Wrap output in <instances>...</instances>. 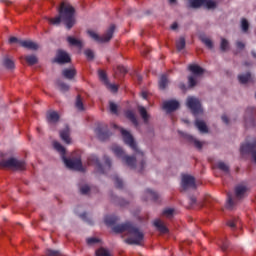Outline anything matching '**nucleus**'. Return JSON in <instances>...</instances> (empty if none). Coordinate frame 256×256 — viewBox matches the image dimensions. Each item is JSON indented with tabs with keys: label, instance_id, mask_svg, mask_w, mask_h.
Segmentation results:
<instances>
[{
	"label": "nucleus",
	"instance_id": "f257e3e1",
	"mask_svg": "<svg viewBox=\"0 0 256 256\" xmlns=\"http://www.w3.org/2000/svg\"><path fill=\"white\" fill-rule=\"evenodd\" d=\"M112 230L114 233H126L128 238L125 240V243L128 245H141V242L145 239L143 231L131 222L117 224L112 227Z\"/></svg>",
	"mask_w": 256,
	"mask_h": 256
},
{
	"label": "nucleus",
	"instance_id": "f03ea898",
	"mask_svg": "<svg viewBox=\"0 0 256 256\" xmlns=\"http://www.w3.org/2000/svg\"><path fill=\"white\" fill-rule=\"evenodd\" d=\"M59 15L55 18H47L51 25H60L61 21L67 29H73L75 26V8L67 2H62L59 9Z\"/></svg>",
	"mask_w": 256,
	"mask_h": 256
},
{
	"label": "nucleus",
	"instance_id": "7ed1b4c3",
	"mask_svg": "<svg viewBox=\"0 0 256 256\" xmlns=\"http://www.w3.org/2000/svg\"><path fill=\"white\" fill-rule=\"evenodd\" d=\"M247 193H249V188L245 184H237L234 187V195L231 193L227 194V203L226 207L227 209H233L239 201H243L245 197H247Z\"/></svg>",
	"mask_w": 256,
	"mask_h": 256
},
{
	"label": "nucleus",
	"instance_id": "20e7f679",
	"mask_svg": "<svg viewBox=\"0 0 256 256\" xmlns=\"http://www.w3.org/2000/svg\"><path fill=\"white\" fill-rule=\"evenodd\" d=\"M113 33H115V24L110 25L107 29L106 33L103 36H99V34L94 31L89 30L88 35L91 39H94L96 43H109L111 39H113Z\"/></svg>",
	"mask_w": 256,
	"mask_h": 256
},
{
	"label": "nucleus",
	"instance_id": "39448f33",
	"mask_svg": "<svg viewBox=\"0 0 256 256\" xmlns=\"http://www.w3.org/2000/svg\"><path fill=\"white\" fill-rule=\"evenodd\" d=\"M120 133L125 145H128V147L135 151V153L138 155H143V152L137 147V142H135V138H133V135H131L130 131L120 128Z\"/></svg>",
	"mask_w": 256,
	"mask_h": 256
},
{
	"label": "nucleus",
	"instance_id": "423d86ee",
	"mask_svg": "<svg viewBox=\"0 0 256 256\" xmlns=\"http://www.w3.org/2000/svg\"><path fill=\"white\" fill-rule=\"evenodd\" d=\"M26 167L25 161H0V169L8 171H25Z\"/></svg>",
	"mask_w": 256,
	"mask_h": 256
},
{
	"label": "nucleus",
	"instance_id": "0eeeda50",
	"mask_svg": "<svg viewBox=\"0 0 256 256\" xmlns=\"http://www.w3.org/2000/svg\"><path fill=\"white\" fill-rule=\"evenodd\" d=\"M181 193L189 191V189H197V184L195 183V177L189 174H183L181 178Z\"/></svg>",
	"mask_w": 256,
	"mask_h": 256
},
{
	"label": "nucleus",
	"instance_id": "6e6552de",
	"mask_svg": "<svg viewBox=\"0 0 256 256\" xmlns=\"http://www.w3.org/2000/svg\"><path fill=\"white\" fill-rule=\"evenodd\" d=\"M186 105L188 109H190L191 113L194 115H199L200 113H203V108H201V102L199 99L189 96L186 101Z\"/></svg>",
	"mask_w": 256,
	"mask_h": 256
},
{
	"label": "nucleus",
	"instance_id": "1a4fd4ad",
	"mask_svg": "<svg viewBox=\"0 0 256 256\" xmlns=\"http://www.w3.org/2000/svg\"><path fill=\"white\" fill-rule=\"evenodd\" d=\"M123 165L130 171H136V173H143L147 167V163L143 161H124Z\"/></svg>",
	"mask_w": 256,
	"mask_h": 256
},
{
	"label": "nucleus",
	"instance_id": "9d476101",
	"mask_svg": "<svg viewBox=\"0 0 256 256\" xmlns=\"http://www.w3.org/2000/svg\"><path fill=\"white\" fill-rule=\"evenodd\" d=\"M240 154L251 155L252 159L256 161V142L241 144Z\"/></svg>",
	"mask_w": 256,
	"mask_h": 256
},
{
	"label": "nucleus",
	"instance_id": "9b49d317",
	"mask_svg": "<svg viewBox=\"0 0 256 256\" xmlns=\"http://www.w3.org/2000/svg\"><path fill=\"white\" fill-rule=\"evenodd\" d=\"M64 166L69 171H78L79 173H85L87 166L82 161H64Z\"/></svg>",
	"mask_w": 256,
	"mask_h": 256
},
{
	"label": "nucleus",
	"instance_id": "f8f14e48",
	"mask_svg": "<svg viewBox=\"0 0 256 256\" xmlns=\"http://www.w3.org/2000/svg\"><path fill=\"white\" fill-rule=\"evenodd\" d=\"M94 167L96 173L100 175H105L108 171H111V162L110 161H96L94 162Z\"/></svg>",
	"mask_w": 256,
	"mask_h": 256
},
{
	"label": "nucleus",
	"instance_id": "ddd939ff",
	"mask_svg": "<svg viewBox=\"0 0 256 256\" xmlns=\"http://www.w3.org/2000/svg\"><path fill=\"white\" fill-rule=\"evenodd\" d=\"M95 133H96L98 139H100V141H105V140L109 139V137H111V132L109 131V128L107 127V125L98 126L95 129Z\"/></svg>",
	"mask_w": 256,
	"mask_h": 256
},
{
	"label": "nucleus",
	"instance_id": "4468645a",
	"mask_svg": "<svg viewBox=\"0 0 256 256\" xmlns=\"http://www.w3.org/2000/svg\"><path fill=\"white\" fill-rule=\"evenodd\" d=\"M112 152L118 159H125V161H135V157L127 156L121 146L114 145L111 147Z\"/></svg>",
	"mask_w": 256,
	"mask_h": 256
},
{
	"label": "nucleus",
	"instance_id": "2eb2a0df",
	"mask_svg": "<svg viewBox=\"0 0 256 256\" xmlns=\"http://www.w3.org/2000/svg\"><path fill=\"white\" fill-rule=\"evenodd\" d=\"M255 117H256V109L253 107L247 108L245 118H244L246 125H250L251 127H254Z\"/></svg>",
	"mask_w": 256,
	"mask_h": 256
},
{
	"label": "nucleus",
	"instance_id": "dca6fc26",
	"mask_svg": "<svg viewBox=\"0 0 256 256\" xmlns=\"http://www.w3.org/2000/svg\"><path fill=\"white\" fill-rule=\"evenodd\" d=\"M56 63L59 65H65V63H71V56L63 50H59L56 57Z\"/></svg>",
	"mask_w": 256,
	"mask_h": 256
},
{
	"label": "nucleus",
	"instance_id": "f3484780",
	"mask_svg": "<svg viewBox=\"0 0 256 256\" xmlns=\"http://www.w3.org/2000/svg\"><path fill=\"white\" fill-rule=\"evenodd\" d=\"M179 107V101L177 100H169L163 103V109L167 111V113H173V111H177Z\"/></svg>",
	"mask_w": 256,
	"mask_h": 256
},
{
	"label": "nucleus",
	"instance_id": "a211bd4d",
	"mask_svg": "<svg viewBox=\"0 0 256 256\" xmlns=\"http://www.w3.org/2000/svg\"><path fill=\"white\" fill-rule=\"evenodd\" d=\"M83 159V151L76 150L72 152L69 157L63 156L62 161H81Z\"/></svg>",
	"mask_w": 256,
	"mask_h": 256
},
{
	"label": "nucleus",
	"instance_id": "6ab92c4d",
	"mask_svg": "<svg viewBox=\"0 0 256 256\" xmlns=\"http://www.w3.org/2000/svg\"><path fill=\"white\" fill-rule=\"evenodd\" d=\"M66 41L69 43V45L71 47H77L78 49H83V41H81L75 37L68 36L66 38Z\"/></svg>",
	"mask_w": 256,
	"mask_h": 256
},
{
	"label": "nucleus",
	"instance_id": "aec40b11",
	"mask_svg": "<svg viewBox=\"0 0 256 256\" xmlns=\"http://www.w3.org/2000/svg\"><path fill=\"white\" fill-rule=\"evenodd\" d=\"M21 47H24L25 49H30L31 51H37L39 49V45L33 41L28 40H22L20 41Z\"/></svg>",
	"mask_w": 256,
	"mask_h": 256
},
{
	"label": "nucleus",
	"instance_id": "412c9836",
	"mask_svg": "<svg viewBox=\"0 0 256 256\" xmlns=\"http://www.w3.org/2000/svg\"><path fill=\"white\" fill-rule=\"evenodd\" d=\"M142 199L143 201H148V199H153V201H157V199H159V194L151 189H146Z\"/></svg>",
	"mask_w": 256,
	"mask_h": 256
},
{
	"label": "nucleus",
	"instance_id": "4be33fe9",
	"mask_svg": "<svg viewBox=\"0 0 256 256\" xmlns=\"http://www.w3.org/2000/svg\"><path fill=\"white\" fill-rule=\"evenodd\" d=\"M189 71H191V73H193L194 77H199L201 75H203V73H205V70H203V68H201V66L197 65V64H191L188 67Z\"/></svg>",
	"mask_w": 256,
	"mask_h": 256
},
{
	"label": "nucleus",
	"instance_id": "5701e85b",
	"mask_svg": "<svg viewBox=\"0 0 256 256\" xmlns=\"http://www.w3.org/2000/svg\"><path fill=\"white\" fill-rule=\"evenodd\" d=\"M111 201L115 203L116 205H120V207H125V205H129V201L119 198L117 195L113 194V192L110 193Z\"/></svg>",
	"mask_w": 256,
	"mask_h": 256
},
{
	"label": "nucleus",
	"instance_id": "b1692460",
	"mask_svg": "<svg viewBox=\"0 0 256 256\" xmlns=\"http://www.w3.org/2000/svg\"><path fill=\"white\" fill-rule=\"evenodd\" d=\"M1 159L3 161H21V159L15 155L13 152H6L1 154Z\"/></svg>",
	"mask_w": 256,
	"mask_h": 256
},
{
	"label": "nucleus",
	"instance_id": "393cba45",
	"mask_svg": "<svg viewBox=\"0 0 256 256\" xmlns=\"http://www.w3.org/2000/svg\"><path fill=\"white\" fill-rule=\"evenodd\" d=\"M159 89L161 91H165L167 89V85H169V78H167V74H162L158 81Z\"/></svg>",
	"mask_w": 256,
	"mask_h": 256
},
{
	"label": "nucleus",
	"instance_id": "a878e982",
	"mask_svg": "<svg viewBox=\"0 0 256 256\" xmlns=\"http://www.w3.org/2000/svg\"><path fill=\"white\" fill-rule=\"evenodd\" d=\"M46 119L48 123H57V121H59V114L56 111H48Z\"/></svg>",
	"mask_w": 256,
	"mask_h": 256
},
{
	"label": "nucleus",
	"instance_id": "bb28decb",
	"mask_svg": "<svg viewBox=\"0 0 256 256\" xmlns=\"http://www.w3.org/2000/svg\"><path fill=\"white\" fill-rule=\"evenodd\" d=\"M62 75L65 79H74L75 75H77V70L71 68H65L62 71Z\"/></svg>",
	"mask_w": 256,
	"mask_h": 256
},
{
	"label": "nucleus",
	"instance_id": "cd10ccee",
	"mask_svg": "<svg viewBox=\"0 0 256 256\" xmlns=\"http://www.w3.org/2000/svg\"><path fill=\"white\" fill-rule=\"evenodd\" d=\"M69 135V127H66L64 130L60 131V138L62 139V141H64V143H67V145L71 143V137Z\"/></svg>",
	"mask_w": 256,
	"mask_h": 256
},
{
	"label": "nucleus",
	"instance_id": "c85d7f7f",
	"mask_svg": "<svg viewBox=\"0 0 256 256\" xmlns=\"http://www.w3.org/2000/svg\"><path fill=\"white\" fill-rule=\"evenodd\" d=\"M126 115V119H129V121H131V123H133V125H135V127H137L139 125V121L137 120V116H135V112L132 110H128L125 112Z\"/></svg>",
	"mask_w": 256,
	"mask_h": 256
},
{
	"label": "nucleus",
	"instance_id": "c756f323",
	"mask_svg": "<svg viewBox=\"0 0 256 256\" xmlns=\"http://www.w3.org/2000/svg\"><path fill=\"white\" fill-rule=\"evenodd\" d=\"M195 125H196L198 131H200V133H209V129L207 128V124H205L204 121L196 120Z\"/></svg>",
	"mask_w": 256,
	"mask_h": 256
},
{
	"label": "nucleus",
	"instance_id": "7c9ffc66",
	"mask_svg": "<svg viewBox=\"0 0 256 256\" xmlns=\"http://www.w3.org/2000/svg\"><path fill=\"white\" fill-rule=\"evenodd\" d=\"M154 226L158 229V231H160V233H169L167 226L164 225L159 219L154 221Z\"/></svg>",
	"mask_w": 256,
	"mask_h": 256
},
{
	"label": "nucleus",
	"instance_id": "2f4dec72",
	"mask_svg": "<svg viewBox=\"0 0 256 256\" xmlns=\"http://www.w3.org/2000/svg\"><path fill=\"white\" fill-rule=\"evenodd\" d=\"M138 112L144 123H149V114L147 113V109H145L144 106H138Z\"/></svg>",
	"mask_w": 256,
	"mask_h": 256
},
{
	"label": "nucleus",
	"instance_id": "473e14b6",
	"mask_svg": "<svg viewBox=\"0 0 256 256\" xmlns=\"http://www.w3.org/2000/svg\"><path fill=\"white\" fill-rule=\"evenodd\" d=\"M238 81L242 85H245V84L249 83V81H251V73L248 72L246 74L238 75Z\"/></svg>",
	"mask_w": 256,
	"mask_h": 256
},
{
	"label": "nucleus",
	"instance_id": "72a5a7b5",
	"mask_svg": "<svg viewBox=\"0 0 256 256\" xmlns=\"http://www.w3.org/2000/svg\"><path fill=\"white\" fill-rule=\"evenodd\" d=\"M188 141H190V143H193L196 149H199V150L203 149V145H205V142H201L193 136H188Z\"/></svg>",
	"mask_w": 256,
	"mask_h": 256
},
{
	"label": "nucleus",
	"instance_id": "f704fd0d",
	"mask_svg": "<svg viewBox=\"0 0 256 256\" xmlns=\"http://www.w3.org/2000/svg\"><path fill=\"white\" fill-rule=\"evenodd\" d=\"M189 7L191 9H199V7H203L205 5V0H190Z\"/></svg>",
	"mask_w": 256,
	"mask_h": 256
},
{
	"label": "nucleus",
	"instance_id": "c9c22d12",
	"mask_svg": "<svg viewBox=\"0 0 256 256\" xmlns=\"http://www.w3.org/2000/svg\"><path fill=\"white\" fill-rule=\"evenodd\" d=\"M56 85L59 88L62 93H67L69 91L70 87L67 83L63 82L62 80H57Z\"/></svg>",
	"mask_w": 256,
	"mask_h": 256
},
{
	"label": "nucleus",
	"instance_id": "e433bc0d",
	"mask_svg": "<svg viewBox=\"0 0 256 256\" xmlns=\"http://www.w3.org/2000/svg\"><path fill=\"white\" fill-rule=\"evenodd\" d=\"M79 189L81 195H89V193H91V186H89V184L80 183Z\"/></svg>",
	"mask_w": 256,
	"mask_h": 256
},
{
	"label": "nucleus",
	"instance_id": "4c0bfd02",
	"mask_svg": "<svg viewBox=\"0 0 256 256\" xmlns=\"http://www.w3.org/2000/svg\"><path fill=\"white\" fill-rule=\"evenodd\" d=\"M112 180L114 181V185L117 189H123V179L119 178L117 174L112 176Z\"/></svg>",
	"mask_w": 256,
	"mask_h": 256
},
{
	"label": "nucleus",
	"instance_id": "58836bf2",
	"mask_svg": "<svg viewBox=\"0 0 256 256\" xmlns=\"http://www.w3.org/2000/svg\"><path fill=\"white\" fill-rule=\"evenodd\" d=\"M25 61L28 65H37V63H39V59L35 55L25 56Z\"/></svg>",
	"mask_w": 256,
	"mask_h": 256
},
{
	"label": "nucleus",
	"instance_id": "ea45409f",
	"mask_svg": "<svg viewBox=\"0 0 256 256\" xmlns=\"http://www.w3.org/2000/svg\"><path fill=\"white\" fill-rule=\"evenodd\" d=\"M53 147L56 151H58V153H61L63 159V157H65V147H63V145L57 141L53 142Z\"/></svg>",
	"mask_w": 256,
	"mask_h": 256
},
{
	"label": "nucleus",
	"instance_id": "a19ab883",
	"mask_svg": "<svg viewBox=\"0 0 256 256\" xmlns=\"http://www.w3.org/2000/svg\"><path fill=\"white\" fill-rule=\"evenodd\" d=\"M185 37H180L177 41H176V49L178 51H183V49H185Z\"/></svg>",
	"mask_w": 256,
	"mask_h": 256
},
{
	"label": "nucleus",
	"instance_id": "79ce46f5",
	"mask_svg": "<svg viewBox=\"0 0 256 256\" xmlns=\"http://www.w3.org/2000/svg\"><path fill=\"white\" fill-rule=\"evenodd\" d=\"M3 65L6 69H15V62L10 58H4Z\"/></svg>",
	"mask_w": 256,
	"mask_h": 256
},
{
	"label": "nucleus",
	"instance_id": "37998d69",
	"mask_svg": "<svg viewBox=\"0 0 256 256\" xmlns=\"http://www.w3.org/2000/svg\"><path fill=\"white\" fill-rule=\"evenodd\" d=\"M119 221V218L117 216H106L105 217V223L106 225H115Z\"/></svg>",
	"mask_w": 256,
	"mask_h": 256
},
{
	"label": "nucleus",
	"instance_id": "c03bdc74",
	"mask_svg": "<svg viewBox=\"0 0 256 256\" xmlns=\"http://www.w3.org/2000/svg\"><path fill=\"white\" fill-rule=\"evenodd\" d=\"M100 81H103L104 85H109V79H107V74L103 70L98 71Z\"/></svg>",
	"mask_w": 256,
	"mask_h": 256
},
{
	"label": "nucleus",
	"instance_id": "a18cd8bd",
	"mask_svg": "<svg viewBox=\"0 0 256 256\" xmlns=\"http://www.w3.org/2000/svg\"><path fill=\"white\" fill-rule=\"evenodd\" d=\"M200 39L202 41V43H204V45L208 48V49H212L213 48V41H211V39L205 37V36H200Z\"/></svg>",
	"mask_w": 256,
	"mask_h": 256
},
{
	"label": "nucleus",
	"instance_id": "49530a36",
	"mask_svg": "<svg viewBox=\"0 0 256 256\" xmlns=\"http://www.w3.org/2000/svg\"><path fill=\"white\" fill-rule=\"evenodd\" d=\"M218 169L223 171L224 173H229V164L225 162H218L217 164Z\"/></svg>",
	"mask_w": 256,
	"mask_h": 256
},
{
	"label": "nucleus",
	"instance_id": "de8ad7c7",
	"mask_svg": "<svg viewBox=\"0 0 256 256\" xmlns=\"http://www.w3.org/2000/svg\"><path fill=\"white\" fill-rule=\"evenodd\" d=\"M164 217H167L168 219H171L173 215H175V209L173 208H166L163 210Z\"/></svg>",
	"mask_w": 256,
	"mask_h": 256
},
{
	"label": "nucleus",
	"instance_id": "09e8293b",
	"mask_svg": "<svg viewBox=\"0 0 256 256\" xmlns=\"http://www.w3.org/2000/svg\"><path fill=\"white\" fill-rule=\"evenodd\" d=\"M95 255L96 256H111V253L109 252V250H107L105 248H99L98 250H96Z\"/></svg>",
	"mask_w": 256,
	"mask_h": 256
},
{
	"label": "nucleus",
	"instance_id": "8fccbe9b",
	"mask_svg": "<svg viewBox=\"0 0 256 256\" xmlns=\"http://www.w3.org/2000/svg\"><path fill=\"white\" fill-rule=\"evenodd\" d=\"M84 55L88 59V61H93L95 59V53L91 49H86L84 51Z\"/></svg>",
	"mask_w": 256,
	"mask_h": 256
},
{
	"label": "nucleus",
	"instance_id": "3c124183",
	"mask_svg": "<svg viewBox=\"0 0 256 256\" xmlns=\"http://www.w3.org/2000/svg\"><path fill=\"white\" fill-rule=\"evenodd\" d=\"M241 29L243 33H247V31H249V21L245 18H242L241 20Z\"/></svg>",
	"mask_w": 256,
	"mask_h": 256
},
{
	"label": "nucleus",
	"instance_id": "603ef678",
	"mask_svg": "<svg viewBox=\"0 0 256 256\" xmlns=\"http://www.w3.org/2000/svg\"><path fill=\"white\" fill-rule=\"evenodd\" d=\"M204 7H206V9H215V7H217V3L213 0H205Z\"/></svg>",
	"mask_w": 256,
	"mask_h": 256
},
{
	"label": "nucleus",
	"instance_id": "864d4df0",
	"mask_svg": "<svg viewBox=\"0 0 256 256\" xmlns=\"http://www.w3.org/2000/svg\"><path fill=\"white\" fill-rule=\"evenodd\" d=\"M76 108L78 111H84L85 107L83 106V101L81 100V96L78 95L76 98Z\"/></svg>",
	"mask_w": 256,
	"mask_h": 256
},
{
	"label": "nucleus",
	"instance_id": "5fc2aeb1",
	"mask_svg": "<svg viewBox=\"0 0 256 256\" xmlns=\"http://www.w3.org/2000/svg\"><path fill=\"white\" fill-rule=\"evenodd\" d=\"M220 49L221 51H227L229 49V41H227V39H221Z\"/></svg>",
	"mask_w": 256,
	"mask_h": 256
},
{
	"label": "nucleus",
	"instance_id": "6e6d98bb",
	"mask_svg": "<svg viewBox=\"0 0 256 256\" xmlns=\"http://www.w3.org/2000/svg\"><path fill=\"white\" fill-rule=\"evenodd\" d=\"M80 219L85 221L88 225H93V219L87 217V213L80 214Z\"/></svg>",
	"mask_w": 256,
	"mask_h": 256
},
{
	"label": "nucleus",
	"instance_id": "4d7b16f0",
	"mask_svg": "<svg viewBox=\"0 0 256 256\" xmlns=\"http://www.w3.org/2000/svg\"><path fill=\"white\" fill-rule=\"evenodd\" d=\"M109 105H110V112H111L113 115H117V113H118L117 104H115L114 102H110Z\"/></svg>",
	"mask_w": 256,
	"mask_h": 256
},
{
	"label": "nucleus",
	"instance_id": "13d9d810",
	"mask_svg": "<svg viewBox=\"0 0 256 256\" xmlns=\"http://www.w3.org/2000/svg\"><path fill=\"white\" fill-rule=\"evenodd\" d=\"M220 249L222 251H227V249H229V240H222V244L220 245Z\"/></svg>",
	"mask_w": 256,
	"mask_h": 256
},
{
	"label": "nucleus",
	"instance_id": "bf43d9fd",
	"mask_svg": "<svg viewBox=\"0 0 256 256\" xmlns=\"http://www.w3.org/2000/svg\"><path fill=\"white\" fill-rule=\"evenodd\" d=\"M99 239L95 237L87 238L86 243L87 245H95L96 243H99Z\"/></svg>",
	"mask_w": 256,
	"mask_h": 256
},
{
	"label": "nucleus",
	"instance_id": "052dcab7",
	"mask_svg": "<svg viewBox=\"0 0 256 256\" xmlns=\"http://www.w3.org/2000/svg\"><path fill=\"white\" fill-rule=\"evenodd\" d=\"M188 83H189V87H195V85H197V80L195 76H189Z\"/></svg>",
	"mask_w": 256,
	"mask_h": 256
},
{
	"label": "nucleus",
	"instance_id": "680f3d73",
	"mask_svg": "<svg viewBox=\"0 0 256 256\" xmlns=\"http://www.w3.org/2000/svg\"><path fill=\"white\" fill-rule=\"evenodd\" d=\"M237 223V218H234L232 220H228L226 225L230 227L231 229H235Z\"/></svg>",
	"mask_w": 256,
	"mask_h": 256
},
{
	"label": "nucleus",
	"instance_id": "e2e57ef3",
	"mask_svg": "<svg viewBox=\"0 0 256 256\" xmlns=\"http://www.w3.org/2000/svg\"><path fill=\"white\" fill-rule=\"evenodd\" d=\"M105 85L108 87V89L112 91V93H117V91H119V88L115 84H110L108 82V84H105Z\"/></svg>",
	"mask_w": 256,
	"mask_h": 256
},
{
	"label": "nucleus",
	"instance_id": "0e129e2a",
	"mask_svg": "<svg viewBox=\"0 0 256 256\" xmlns=\"http://www.w3.org/2000/svg\"><path fill=\"white\" fill-rule=\"evenodd\" d=\"M117 71H118V73H121L122 75L127 74V68L125 66H121V65L117 66Z\"/></svg>",
	"mask_w": 256,
	"mask_h": 256
},
{
	"label": "nucleus",
	"instance_id": "69168bd1",
	"mask_svg": "<svg viewBox=\"0 0 256 256\" xmlns=\"http://www.w3.org/2000/svg\"><path fill=\"white\" fill-rule=\"evenodd\" d=\"M87 161H99V157H97L95 154H91L88 156Z\"/></svg>",
	"mask_w": 256,
	"mask_h": 256
},
{
	"label": "nucleus",
	"instance_id": "338daca9",
	"mask_svg": "<svg viewBox=\"0 0 256 256\" xmlns=\"http://www.w3.org/2000/svg\"><path fill=\"white\" fill-rule=\"evenodd\" d=\"M195 204H197V198L195 196H190V207Z\"/></svg>",
	"mask_w": 256,
	"mask_h": 256
},
{
	"label": "nucleus",
	"instance_id": "774afa93",
	"mask_svg": "<svg viewBox=\"0 0 256 256\" xmlns=\"http://www.w3.org/2000/svg\"><path fill=\"white\" fill-rule=\"evenodd\" d=\"M20 41L17 37H10L9 39V43H20Z\"/></svg>",
	"mask_w": 256,
	"mask_h": 256
}]
</instances>
